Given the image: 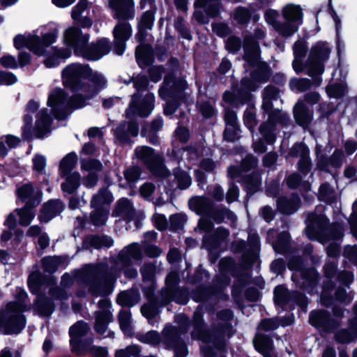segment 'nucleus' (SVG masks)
Masks as SVG:
<instances>
[{"mask_svg": "<svg viewBox=\"0 0 357 357\" xmlns=\"http://www.w3.org/2000/svg\"><path fill=\"white\" fill-rule=\"evenodd\" d=\"M58 34L59 29L56 26H43L32 33L15 36L14 46L17 50L26 47L38 56L45 55L46 49L56 41Z\"/></svg>", "mask_w": 357, "mask_h": 357, "instance_id": "nucleus-5", "label": "nucleus"}, {"mask_svg": "<svg viewBox=\"0 0 357 357\" xmlns=\"http://www.w3.org/2000/svg\"><path fill=\"white\" fill-rule=\"evenodd\" d=\"M15 298V301L0 309V333L6 335L17 334L22 331L26 324L23 312L30 309V303L26 302L27 294L23 289L16 288Z\"/></svg>", "mask_w": 357, "mask_h": 357, "instance_id": "nucleus-3", "label": "nucleus"}, {"mask_svg": "<svg viewBox=\"0 0 357 357\" xmlns=\"http://www.w3.org/2000/svg\"><path fill=\"white\" fill-rule=\"evenodd\" d=\"M135 153L137 158L140 159L153 174L161 177L169 175V171L164 166L162 157L154 153L151 148L145 146H138Z\"/></svg>", "mask_w": 357, "mask_h": 357, "instance_id": "nucleus-14", "label": "nucleus"}, {"mask_svg": "<svg viewBox=\"0 0 357 357\" xmlns=\"http://www.w3.org/2000/svg\"><path fill=\"white\" fill-rule=\"evenodd\" d=\"M269 77V72L266 65L262 64L258 66L250 75V79L244 78L241 81L243 89L246 91H255L259 84L267 81Z\"/></svg>", "mask_w": 357, "mask_h": 357, "instance_id": "nucleus-22", "label": "nucleus"}, {"mask_svg": "<svg viewBox=\"0 0 357 357\" xmlns=\"http://www.w3.org/2000/svg\"><path fill=\"white\" fill-rule=\"evenodd\" d=\"M113 17L119 20H128L135 16L133 0H109Z\"/></svg>", "mask_w": 357, "mask_h": 357, "instance_id": "nucleus-21", "label": "nucleus"}, {"mask_svg": "<svg viewBox=\"0 0 357 357\" xmlns=\"http://www.w3.org/2000/svg\"><path fill=\"white\" fill-rule=\"evenodd\" d=\"M137 339L142 343L153 346L158 345L162 340L160 334L155 331H151L144 334H138Z\"/></svg>", "mask_w": 357, "mask_h": 357, "instance_id": "nucleus-47", "label": "nucleus"}, {"mask_svg": "<svg viewBox=\"0 0 357 357\" xmlns=\"http://www.w3.org/2000/svg\"><path fill=\"white\" fill-rule=\"evenodd\" d=\"M75 95L68 100L64 91L60 88H56L50 92L47 105L51 107L53 115L56 119H63L68 112V109L75 107L72 100Z\"/></svg>", "mask_w": 357, "mask_h": 357, "instance_id": "nucleus-15", "label": "nucleus"}, {"mask_svg": "<svg viewBox=\"0 0 357 357\" xmlns=\"http://www.w3.org/2000/svg\"><path fill=\"white\" fill-rule=\"evenodd\" d=\"M272 100L268 98H263L262 108L268 114V122L261 125L259 128L260 133L268 144H272L275 140V136L273 132V124L275 123H285L289 119L286 113L280 110L272 109Z\"/></svg>", "mask_w": 357, "mask_h": 357, "instance_id": "nucleus-11", "label": "nucleus"}, {"mask_svg": "<svg viewBox=\"0 0 357 357\" xmlns=\"http://www.w3.org/2000/svg\"><path fill=\"white\" fill-rule=\"evenodd\" d=\"M139 128L135 122H124L120 124L115 130V136L122 143H130V136L136 137Z\"/></svg>", "mask_w": 357, "mask_h": 357, "instance_id": "nucleus-25", "label": "nucleus"}, {"mask_svg": "<svg viewBox=\"0 0 357 357\" xmlns=\"http://www.w3.org/2000/svg\"><path fill=\"white\" fill-rule=\"evenodd\" d=\"M65 260L66 259L59 256L48 257L42 259V264L45 271L53 273Z\"/></svg>", "mask_w": 357, "mask_h": 357, "instance_id": "nucleus-45", "label": "nucleus"}, {"mask_svg": "<svg viewBox=\"0 0 357 357\" xmlns=\"http://www.w3.org/2000/svg\"><path fill=\"white\" fill-rule=\"evenodd\" d=\"M222 7L221 0H195L193 17L199 23L207 24L209 17L218 16Z\"/></svg>", "mask_w": 357, "mask_h": 357, "instance_id": "nucleus-16", "label": "nucleus"}, {"mask_svg": "<svg viewBox=\"0 0 357 357\" xmlns=\"http://www.w3.org/2000/svg\"><path fill=\"white\" fill-rule=\"evenodd\" d=\"M81 169L89 173L98 174L102 169V163L95 159H84L81 161Z\"/></svg>", "mask_w": 357, "mask_h": 357, "instance_id": "nucleus-50", "label": "nucleus"}, {"mask_svg": "<svg viewBox=\"0 0 357 357\" xmlns=\"http://www.w3.org/2000/svg\"><path fill=\"white\" fill-rule=\"evenodd\" d=\"M218 317L224 323L218 332L214 333L204 330L202 314L199 309L198 308L194 313V330L192 333V337L202 341L200 349L203 357H214L216 350L220 349L222 347V337L231 335V324L230 321L233 317L231 311L224 310L218 313Z\"/></svg>", "mask_w": 357, "mask_h": 357, "instance_id": "nucleus-2", "label": "nucleus"}, {"mask_svg": "<svg viewBox=\"0 0 357 357\" xmlns=\"http://www.w3.org/2000/svg\"><path fill=\"white\" fill-rule=\"evenodd\" d=\"M63 209V204L60 200H50L47 202L38 216L41 222H47Z\"/></svg>", "mask_w": 357, "mask_h": 357, "instance_id": "nucleus-27", "label": "nucleus"}, {"mask_svg": "<svg viewBox=\"0 0 357 357\" xmlns=\"http://www.w3.org/2000/svg\"><path fill=\"white\" fill-rule=\"evenodd\" d=\"M289 234L287 232H282L278 237V240L273 243V248L278 253H284L289 248Z\"/></svg>", "mask_w": 357, "mask_h": 357, "instance_id": "nucleus-51", "label": "nucleus"}, {"mask_svg": "<svg viewBox=\"0 0 357 357\" xmlns=\"http://www.w3.org/2000/svg\"><path fill=\"white\" fill-rule=\"evenodd\" d=\"M346 91V86L343 83L330 84L326 87V93L330 98H341L345 94Z\"/></svg>", "mask_w": 357, "mask_h": 357, "instance_id": "nucleus-56", "label": "nucleus"}, {"mask_svg": "<svg viewBox=\"0 0 357 357\" xmlns=\"http://www.w3.org/2000/svg\"><path fill=\"white\" fill-rule=\"evenodd\" d=\"M89 36L82 34L79 29L69 27L63 34L65 44L74 49L75 53L87 60L96 61L109 53L110 46L106 38L99 40L96 43L88 44Z\"/></svg>", "mask_w": 357, "mask_h": 357, "instance_id": "nucleus-4", "label": "nucleus"}, {"mask_svg": "<svg viewBox=\"0 0 357 357\" xmlns=\"http://www.w3.org/2000/svg\"><path fill=\"white\" fill-rule=\"evenodd\" d=\"M148 82L144 76H139L134 80V86L137 91L132 96L129 107L126 111L128 119H132L135 116L146 117L153 109L154 96L153 93H146L143 99L139 98V92L145 90Z\"/></svg>", "mask_w": 357, "mask_h": 357, "instance_id": "nucleus-8", "label": "nucleus"}, {"mask_svg": "<svg viewBox=\"0 0 357 357\" xmlns=\"http://www.w3.org/2000/svg\"><path fill=\"white\" fill-rule=\"evenodd\" d=\"M353 211V213L349 218V224L351 227V232L354 236L357 238V201L354 204Z\"/></svg>", "mask_w": 357, "mask_h": 357, "instance_id": "nucleus-64", "label": "nucleus"}, {"mask_svg": "<svg viewBox=\"0 0 357 357\" xmlns=\"http://www.w3.org/2000/svg\"><path fill=\"white\" fill-rule=\"evenodd\" d=\"M174 176L178 182V187L180 189L188 188L192 183L190 176L183 171H176Z\"/></svg>", "mask_w": 357, "mask_h": 357, "instance_id": "nucleus-63", "label": "nucleus"}, {"mask_svg": "<svg viewBox=\"0 0 357 357\" xmlns=\"http://www.w3.org/2000/svg\"><path fill=\"white\" fill-rule=\"evenodd\" d=\"M154 22V13L152 10H148L145 12L141 17L139 22L140 29H151ZM144 35L142 30H139V33L136 35V38L138 41L142 42L143 40Z\"/></svg>", "mask_w": 357, "mask_h": 357, "instance_id": "nucleus-44", "label": "nucleus"}, {"mask_svg": "<svg viewBox=\"0 0 357 357\" xmlns=\"http://www.w3.org/2000/svg\"><path fill=\"white\" fill-rule=\"evenodd\" d=\"M225 121L226 128L224 132V138L226 140H232L235 138L236 134L234 132L232 135L230 134V130H234L235 126H238L235 112L227 109L225 110Z\"/></svg>", "mask_w": 357, "mask_h": 357, "instance_id": "nucleus-42", "label": "nucleus"}, {"mask_svg": "<svg viewBox=\"0 0 357 357\" xmlns=\"http://www.w3.org/2000/svg\"><path fill=\"white\" fill-rule=\"evenodd\" d=\"M89 72V65L77 63L69 64L61 73L63 84L75 92V95H79L83 80Z\"/></svg>", "mask_w": 357, "mask_h": 357, "instance_id": "nucleus-10", "label": "nucleus"}, {"mask_svg": "<svg viewBox=\"0 0 357 357\" xmlns=\"http://www.w3.org/2000/svg\"><path fill=\"white\" fill-rule=\"evenodd\" d=\"M133 215V207L130 201L126 198H121L116 202L112 213L113 216L119 217L128 221L132 219Z\"/></svg>", "mask_w": 357, "mask_h": 357, "instance_id": "nucleus-33", "label": "nucleus"}, {"mask_svg": "<svg viewBox=\"0 0 357 357\" xmlns=\"http://www.w3.org/2000/svg\"><path fill=\"white\" fill-rule=\"evenodd\" d=\"M18 199L26 205L37 206L40 201V195L36 192L31 183L23 184L17 188Z\"/></svg>", "mask_w": 357, "mask_h": 357, "instance_id": "nucleus-24", "label": "nucleus"}, {"mask_svg": "<svg viewBox=\"0 0 357 357\" xmlns=\"http://www.w3.org/2000/svg\"><path fill=\"white\" fill-rule=\"evenodd\" d=\"M77 155L75 153L72 152L67 154L60 162L59 174L64 177L74 169L77 164Z\"/></svg>", "mask_w": 357, "mask_h": 357, "instance_id": "nucleus-39", "label": "nucleus"}, {"mask_svg": "<svg viewBox=\"0 0 357 357\" xmlns=\"http://www.w3.org/2000/svg\"><path fill=\"white\" fill-rule=\"evenodd\" d=\"M135 56L137 61L141 68L146 66L150 61V56L147 53V47L142 45L136 48Z\"/></svg>", "mask_w": 357, "mask_h": 357, "instance_id": "nucleus-57", "label": "nucleus"}, {"mask_svg": "<svg viewBox=\"0 0 357 357\" xmlns=\"http://www.w3.org/2000/svg\"><path fill=\"white\" fill-rule=\"evenodd\" d=\"M33 205H26L20 209L15 211L19 218V222L22 226H28L35 217V213L33 209Z\"/></svg>", "mask_w": 357, "mask_h": 357, "instance_id": "nucleus-43", "label": "nucleus"}, {"mask_svg": "<svg viewBox=\"0 0 357 357\" xmlns=\"http://www.w3.org/2000/svg\"><path fill=\"white\" fill-rule=\"evenodd\" d=\"M38 107L39 104L34 100H31L27 104V113L24 119V125L22 128L23 137L26 139H31L34 137L40 138L50 132L51 118L46 109H43L38 113L35 127H32L33 117L29 113H33Z\"/></svg>", "mask_w": 357, "mask_h": 357, "instance_id": "nucleus-7", "label": "nucleus"}, {"mask_svg": "<svg viewBox=\"0 0 357 357\" xmlns=\"http://www.w3.org/2000/svg\"><path fill=\"white\" fill-rule=\"evenodd\" d=\"M142 251L137 243H132L123 248L115 261V267L107 273L100 266L88 265L81 271L86 280L89 290L93 296H104L114 290V283L117 271H123L128 278L137 275V270L130 267L132 261L142 258Z\"/></svg>", "mask_w": 357, "mask_h": 357, "instance_id": "nucleus-1", "label": "nucleus"}, {"mask_svg": "<svg viewBox=\"0 0 357 357\" xmlns=\"http://www.w3.org/2000/svg\"><path fill=\"white\" fill-rule=\"evenodd\" d=\"M84 243L96 249L109 248L113 245V240L107 236H91L86 238Z\"/></svg>", "mask_w": 357, "mask_h": 357, "instance_id": "nucleus-41", "label": "nucleus"}, {"mask_svg": "<svg viewBox=\"0 0 357 357\" xmlns=\"http://www.w3.org/2000/svg\"><path fill=\"white\" fill-rule=\"evenodd\" d=\"M335 339L341 343H347L357 339V325L352 326L351 331L342 330L335 334Z\"/></svg>", "mask_w": 357, "mask_h": 357, "instance_id": "nucleus-48", "label": "nucleus"}, {"mask_svg": "<svg viewBox=\"0 0 357 357\" xmlns=\"http://www.w3.org/2000/svg\"><path fill=\"white\" fill-rule=\"evenodd\" d=\"M245 186L250 193L255 192L261 183V178L258 173H254L252 176L247 177L245 181Z\"/></svg>", "mask_w": 357, "mask_h": 357, "instance_id": "nucleus-62", "label": "nucleus"}, {"mask_svg": "<svg viewBox=\"0 0 357 357\" xmlns=\"http://www.w3.org/2000/svg\"><path fill=\"white\" fill-rule=\"evenodd\" d=\"M141 353L140 347L137 345H130L125 349L116 350L115 357H139Z\"/></svg>", "mask_w": 357, "mask_h": 357, "instance_id": "nucleus-58", "label": "nucleus"}, {"mask_svg": "<svg viewBox=\"0 0 357 357\" xmlns=\"http://www.w3.org/2000/svg\"><path fill=\"white\" fill-rule=\"evenodd\" d=\"M305 232L310 240H316L322 244L331 240H339L343 236L339 227H328V220L322 214L308 215Z\"/></svg>", "mask_w": 357, "mask_h": 357, "instance_id": "nucleus-6", "label": "nucleus"}, {"mask_svg": "<svg viewBox=\"0 0 357 357\" xmlns=\"http://www.w3.org/2000/svg\"><path fill=\"white\" fill-rule=\"evenodd\" d=\"M93 338L86 339L82 344V351L75 353L77 356L88 354L91 357H107L109 354L108 348L93 344Z\"/></svg>", "mask_w": 357, "mask_h": 357, "instance_id": "nucleus-29", "label": "nucleus"}, {"mask_svg": "<svg viewBox=\"0 0 357 357\" xmlns=\"http://www.w3.org/2000/svg\"><path fill=\"white\" fill-rule=\"evenodd\" d=\"M279 19L280 13L278 10L273 9H268L266 10L264 13L266 22L271 26L280 36L287 37V31L289 30V26H284V23L281 22Z\"/></svg>", "mask_w": 357, "mask_h": 357, "instance_id": "nucleus-30", "label": "nucleus"}, {"mask_svg": "<svg viewBox=\"0 0 357 357\" xmlns=\"http://www.w3.org/2000/svg\"><path fill=\"white\" fill-rule=\"evenodd\" d=\"M255 347L257 350L264 354V357H270L268 352L270 351V341L266 337L257 335L254 340Z\"/></svg>", "mask_w": 357, "mask_h": 357, "instance_id": "nucleus-53", "label": "nucleus"}, {"mask_svg": "<svg viewBox=\"0 0 357 357\" xmlns=\"http://www.w3.org/2000/svg\"><path fill=\"white\" fill-rule=\"evenodd\" d=\"M319 198L327 203H332L335 199V194L332 188L327 183L322 184L319 188Z\"/></svg>", "mask_w": 357, "mask_h": 357, "instance_id": "nucleus-60", "label": "nucleus"}, {"mask_svg": "<svg viewBox=\"0 0 357 357\" xmlns=\"http://www.w3.org/2000/svg\"><path fill=\"white\" fill-rule=\"evenodd\" d=\"M311 86V82L308 79H293L289 82L291 89L296 92H302L308 89Z\"/></svg>", "mask_w": 357, "mask_h": 357, "instance_id": "nucleus-59", "label": "nucleus"}, {"mask_svg": "<svg viewBox=\"0 0 357 357\" xmlns=\"http://www.w3.org/2000/svg\"><path fill=\"white\" fill-rule=\"evenodd\" d=\"M112 321L111 312L104 311L96 314V324L94 326L96 333L103 337H114V333L107 331V324Z\"/></svg>", "mask_w": 357, "mask_h": 357, "instance_id": "nucleus-28", "label": "nucleus"}, {"mask_svg": "<svg viewBox=\"0 0 357 357\" xmlns=\"http://www.w3.org/2000/svg\"><path fill=\"white\" fill-rule=\"evenodd\" d=\"M294 115L298 124L306 127L312 119V113L302 100H299L294 108Z\"/></svg>", "mask_w": 357, "mask_h": 357, "instance_id": "nucleus-34", "label": "nucleus"}, {"mask_svg": "<svg viewBox=\"0 0 357 357\" xmlns=\"http://www.w3.org/2000/svg\"><path fill=\"white\" fill-rule=\"evenodd\" d=\"M186 221L187 217L182 213H176L169 217L170 227L174 231L182 229Z\"/></svg>", "mask_w": 357, "mask_h": 357, "instance_id": "nucleus-61", "label": "nucleus"}, {"mask_svg": "<svg viewBox=\"0 0 357 357\" xmlns=\"http://www.w3.org/2000/svg\"><path fill=\"white\" fill-rule=\"evenodd\" d=\"M189 206L190 209L194 211L196 213L211 216L218 222H220L225 219L231 221H234L236 220V216L234 213L225 208L221 211L222 216H217L213 213L212 210L213 204L211 201L204 197H192L189 201Z\"/></svg>", "mask_w": 357, "mask_h": 357, "instance_id": "nucleus-13", "label": "nucleus"}, {"mask_svg": "<svg viewBox=\"0 0 357 357\" xmlns=\"http://www.w3.org/2000/svg\"><path fill=\"white\" fill-rule=\"evenodd\" d=\"M293 156L300 157L298 168L303 174H307L310 170L309 149L303 143L296 144L291 151Z\"/></svg>", "mask_w": 357, "mask_h": 357, "instance_id": "nucleus-26", "label": "nucleus"}, {"mask_svg": "<svg viewBox=\"0 0 357 357\" xmlns=\"http://www.w3.org/2000/svg\"><path fill=\"white\" fill-rule=\"evenodd\" d=\"M90 331V327L89 324L83 321H79L69 329V335L70 337V350L74 354L75 353H80L82 351V347L83 342L85 340H82V338L86 336Z\"/></svg>", "mask_w": 357, "mask_h": 357, "instance_id": "nucleus-20", "label": "nucleus"}, {"mask_svg": "<svg viewBox=\"0 0 357 357\" xmlns=\"http://www.w3.org/2000/svg\"><path fill=\"white\" fill-rule=\"evenodd\" d=\"M278 208L285 214H291L296 211L300 205V199L293 195L289 198L281 197L277 201Z\"/></svg>", "mask_w": 357, "mask_h": 357, "instance_id": "nucleus-35", "label": "nucleus"}, {"mask_svg": "<svg viewBox=\"0 0 357 357\" xmlns=\"http://www.w3.org/2000/svg\"><path fill=\"white\" fill-rule=\"evenodd\" d=\"M52 53L46 55L44 64L47 68H54L59 66L63 60L70 57V51L67 49L51 48Z\"/></svg>", "mask_w": 357, "mask_h": 357, "instance_id": "nucleus-31", "label": "nucleus"}, {"mask_svg": "<svg viewBox=\"0 0 357 357\" xmlns=\"http://www.w3.org/2000/svg\"><path fill=\"white\" fill-rule=\"evenodd\" d=\"M281 13L284 20V25L289 26V30L287 31V36H291L297 32L303 23L302 8L299 5L287 3L282 8Z\"/></svg>", "mask_w": 357, "mask_h": 357, "instance_id": "nucleus-18", "label": "nucleus"}, {"mask_svg": "<svg viewBox=\"0 0 357 357\" xmlns=\"http://www.w3.org/2000/svg\"><path fill=\"white\" fill-rule=\"evenodd\" d=\"M132 30L130 24L125 21L119 22L113 29L114 52L122 55L126 50V43L131 37Z\"/></svg>", "mask_w": 357, "mask_h": 357, "instance_id": "nucleus-19", "label": "nucleus"}, {"mask_svg": "<svg viewBox=\"0 0 357 357\" xmlns=\"http://www.w3.org/2000/svg\"><path fill=\"white\" fill-rule=\"evenodd\" d=\"M289 294L284 286H278L274 290V300L276 305L283 307L289 302Z\"/></svg>", "mask_w": 357, "mask_h": 357, "instance_id": "nucleus-52", "label": "nucleus"}, {"mask_svg": "<svg viewBox=\"0 0 357 357\" xmlns=\"http://www.w3.org/2000/svg\"><path fill=\"white\" fill-rule=\"evenodd\" d=\"M201 149V146H190L187 149H174L172 151V155L171 157H172L173 160H176L178 163H180L183 159H187L189 161L188 167L190 168V165L195 164L197 160Z\"/></svg>", "mask_w": 357, "mask_h": 357, "instance_id": "nucleus-23", "label": "nucleus"}, {"mask_svg": "<svg viewBox=\"0 0 357 357\" xmlns=\"http://www.w3.org/2000/svg\"><path fill=\"white\" fill-rule=\"evenodd\" d=\"M108 214L109 209H94L91 214V220L94 225H103L107 220Z\"/></svg>", "mask_w": 357, "mask_h": 357, "instance_id": "nucleus-55", "label": "nucleus"}, {"mask_svg": "<svg viewBox=\"0 0 357 357\" xmlns=\"http://www.w3.org/2000/svg\"><path fill=\"white\" fill-rule=\"evenodd\" d=\"M113 199L112 194L107 189L103 188L93 195L91 201V206L93 209H109L108 206L112 202Z\"/></svg>", "mask_w": 357, "mask_h": 357, "instance_id": "nucleus-32", "label": "nucleus"}, {"mask_svg": "<svg viewBox=\"0 0 357 357\" xmlns=\"http://www.w3.org/2000/svg\"><path fill=\"white\" fill-rule=\"evenodd\" d=\"M79 95H75L72 100L77 108L85 106L87 101L97 96L102 90L106 88L107 80L103 74L98 71L93 70L89 67V72L86 75Z\"/></svg>", "mask_w": 357, "mask_h": 357, "instance_id": "nucleus-9", "label": "nucleus"}, {"mask_svg": "<svg viewBox=\"0 0 357 357\" xmlns=\"http://www.w3.org/2000/svg\"><path fill=\"white\" fill-rule=\"evenodd\" d=\"M266 36L264 27H257L254 31L253 36H247L244 38L243 47L245 50V59L250 66L258 63L259 58V45L257 40L264 39Z\"/></svg>", "mask_w": 357, "mask_h": 357, "instance_id": "nucleus-17", "label": "nucleus"}, {"mask_svg": "<svg viewBox=\"0 0 357 357\" xmlns=\"http://www.w3.org/2000/svg\"><path fill=\"white\" fill-rule=\"evenodd\" d=\"M294 322V317L292 315L288 316L285 320L278 321L276 318L266 319L261 321L259 328L266 331H272L281 325L282 326H288Z\"/></svg>", "mask_w": 357, "mask_h": 357, "instance_id": "nucleus-40", "label": "nucleus"}, {"mask_svg": "<svg viewBox=\"0 0 357 357\" xmlns=\"http://www.w3.org/2000/svg\"><path fill=\"white\" fill-rule=\"evenodd\" d=\"M119 321L120 328L126 335H131L132 328L130 326L131 323V314L128 310H123L120 311L119 314Z\"/></svg>", "mask_w": 357, "mask_h": 357, "instance_id": "nucleus-46", "label": "nucleus"}, {"mask_svg": "<svg viewBox=\"0 0 357 357\" xmlns=\"http://www.w3.org/2000/svg\"><path fill=\"white\" fill-rule=\"evenodd\" d=\"M250 17L251 11L245 7L238 6L234 10V20L239 24L248 23Z\"/></svg>", "mask_w": 357, "mask_h": 357, "instance_id": "nucleus-49", "label": "nucleus"}, {"mask_svg": "<svg viewBox=\"0 0 357 357\" xmlns=\"http://www.w3.org/2000/svg\"><path fill=\"white\" fill-rule=\"evenodd\" d=\"M331 321L328 314L323 310L313 311L310 314V323L317 328L327 330L331 327Z\"/></svg>", "mask_w": 357, "mask_h": 357, "instance_id": "nucleus-36", "label": "nucleus"}, {"mask_svg": "<svg viewBox=\"0 0 357 357\" xmlns=\"http://www.w3.org/2000/svg\"><path fill=\"white\" fill-rule=\"evenodd\" d=\"M28 285L30 291L36 294L43 285V280L39 272H33L29 277Z\"/></svg>", "mask_w": 357, "mask_h": 357, "instance_id": "nucleus-54", "label": "nucleus"}, {"mask_svg": "<svg viewBox=\"0 0 357 357\" xmlns=\"http://www.w3.org/2000/svg\"><path fill=\"white\" fill-rule=\"evenodd\" d=\"M139 293L137 290L131 289L120 293L116 298L117 303L122 306H133L139 301Z\"/></svg>", "mask_w": 357, "mask_h": 357, "instance_id": "nucleus-37", "label": "nucleus"}, {"mask_svg": "<svg viewBox=\"0 0 357 357\" xmlns=\"http://www.w3.org/2000/svg\"><path fill=\"white\" fill-rule=\"evenodd\" d=\"M66 180L61 183L62 190L69 195L73 194L79 186L80 174L78 172H73L65 176Z\"/></svg>", "mask_w": 357, "mask_h": 357, "instance_id": "nucleus-38", "label": "nucleus"}, {"mask_svg": "<svg viewBox=\"0 0 357 357\" xmlns=\"http://www.w3.org/2000/svg\"><path fill=\"white\" fill-rule=\"evenodd\" d=\"M330 52V47L326 43L318 42L313 45L308 59L307 75L314 77L322 74L323 63L328 59Z\"/></svg>", "mask_w": 357, "mask_h": 357, "instance_id": "nucleus-12", "label": "nucleus"}]
</instances>
